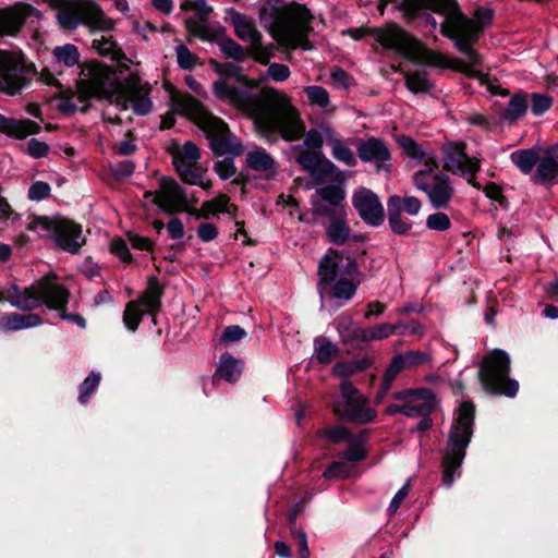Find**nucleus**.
<instances>
[{"label": "nucleus", "mask_w": 558, "mask_h": 558, "mask_svg": "<svg viewBox=\"0 0 558 558\" xmlns=\"http://www.w3.org/2000/svg\"><path fill=\"white\" fill-rule=\"evenodd\" d=\"M401 9L407 21L417 20L418 24L435 31L438 22L433 16L442 17L440 32L450 38L458 50L463 52L468 61L450 58L421 45L399 25L390 23L383 28H374V38L386 49L403 56L410 61L439 69H453L471 77L478 78L492 95L502 94L497 80L484 74L480 69L481 57L471 48L477 41L483 29L494 19V10L488 7L478 8L474 17L463 15L454 0H402Z\"/></svg>", "instance_id": "1"}, {"label": "nucleus", "mask_w": 558, "mask_h": 558, "mask_svg": "<svg viewBox=\"0 0 558 558\" xmlns=\"http://www.w3.org/2000/svg\"><path fill=\"white\" fill-rule=\"evenodd\" d=\"M215 71L220 76L213 85L216 97L251 118L259 133L279 134L286 141H294L303 134L300 112L284 93L264 88L254 94L251 89L257 85L248 83L233 63H215Z\"/></svg>", "instance_id": "2"}, {"label": "nucleus", "mask_w": 558, "mask_h": 558, "mask_svg": "<svg viewBox=\"0 0 558 558\" xmlns=\"http://www.w3.org/2000/svg\"><path fill=\"white\" fill-rule=\"evenodd\" d=\"M77 88L85 98L107 99L124 109L131 107L140 116L149 113L153 107L148 98L149 88L138 75L130 74L122 81L98 62L84 64Z\"/></svg>", "instance_id": "3"}, {"label": "nucleus", "mask_w": 558, "mask_h": 558, "mask_svg": "<svg viewBox=\"0 0 558 558\" xmlns=\"http://www.w3.org/2000/svg\"><path fill=\"white\" fill-rule=\"evenodd\" d=\"M171 110L193 120L209 140L211 150L217 156L236 157L243 154L244 147L230 133L228 125L211 114L205 107L190 95L175 93L171 96Z\"/></svg>", "instance_id": "4"}, {"label": "nucleus", "mask_w": 558, "mask_h": 558, "mask_svg": "<svg viewBox=\"0 0 558 558\" xmlns=\"http://www.w3.org/2000/svg\"><path fill=\"white\" fill-rule=\"evenodd\" d=\"M311 13L301 4L265 7L260 12V22L269 31L274 39L283 48L311 50L308 41Z\"/></svg>", "instance_id": "5"}, {"label": "nucleus", "mask_w": 558, "mask_h": 558, "mask_svg": "<svg viewBox=\"0 0 558 558\" xmlns=\"http://www.w3.org/2000/svg\"><path fill=\"white\" fill-rule=\"evenodd\" d=\"M318 275L317 289L322 300L330 294L333 299L349 301L360 284L357 264L337 252L326 254L322 258Z\"/></svg>", "instance_id": "6"}, {"label": "nucleus", "mask_w": 558, "mask_h": 558, "mask_svg": "<svg viewBox=\"0 0 558 558\" xmlns=\"http://www.w3.org/2000/svg\"><path fill=\"white\" fill-rule=\"evenodd\" d=\"M474 405L463 402L454 413L449 433L448 445L442 461V484L450 487L456 477L460 476V468L465 450L473 435Z\"/></svg>", "instance_id": "7"}, {"label": "nucleus", "mask_w": 558, "mask_h": 558, "mask_svg": "<svg viewBox=\"0 0 558 558\" xmlns=\"http://www.w3.org/2000/svg\"><path fill=\"white\" fill-rule=\"evenodd\" d=\"M68 299V290L57 281L53 274L45 276L28 288L21 289L14 284L7 291L9 303L21 311H32L41 304L61 311Z\"/></svg>", "instance_id": "8"}, {"label": "nucleus", "mask_w": 558, "mask_h": 558, "mask_svg": "<svg viewBox=\"0 0 558 558\" xmlns=\"http://www.w3.org/2000/svg\"><path fill=\"white\" fill-rule=\"evenodd\" d=\"M37 75L35 64L21 50H0V93L14 97L27 89Z\"/></svg>", "instance_id": "9"}, {"label": "nucleus", "mask_w": 558, "mask_h": 558, "mask_svg": "<svg viewBox=\"0 0 558 558\" xmlns=\"http://www.w3.org/2000/svg\"><path fill=\"white\" fill-rule=\"evenodd\" d=\"M57 19L63 29H75L80 23L90 31L109 32L114 22L107 17L100 7L93 0H66L61 3Z\"/></svg>", "instance_id": "10"}, {"label": "nucleus", "mask_w": 558, "mask_h": 558, "mask_svg": "<svg viewBox=\"0 0 558 558\" xmlns=\"http://www.w3.org/2000/svg\"><path fill=\"white\" fill-rule=\"evenodd\" d=\"M28 230L40 238H51L59 248L72 254L77 253L85 242L82 227L61 216L36 217L29 223Z\"/></svg>", "instance_id": "11"}, {"label": "nucleus", "mask_w": 558, "mask_h": 558, "mask_svg": "<svg viewBox=\"0 0 558 558\" xmlns=\"http://www.w3.org/2000/svg\"><path fill=\"white\" fill-rule=\"evenodd\" d=\"M509 355L502 350L495 349L484 357L478 376L486 391L514 397L520 385L509 377Z\"/></svg>", "instance_id": "12"}, {"label": "nucleus", "mask_w": 558, "mask_h": 558, "mask_svg": "<svg viewBox=\"0 0 558 558\" xmlns=\"http://www.w3.org/2000/svg\"><path fill=\"white\" fill-rule=\"evenodd\" d=\"M413 183L418 191L426 194L433 207L447 208L453 196L454 189L449 177L436 167L423 168L414 173Z\"/></svg>", "instance_id": "13"}, {"label": "nucleus", "mask_w": 558, "mask_h": 558, "mask_svg": "<svg viewBox=\"0 0 558 558\" xmlns=\"http://www.w3.org/2000/svg\"><path fill=\"white\" fill-rule=\"evenodd\" d=\"M366 399L348 380L340 385V399L332 403L335 414L341 418L360 424L373 421L375 410L365 407Z\"/></svg>", "instance_id": "14"}, {"label": "nucleus", "mask_w": 558, "mask_h": 558, "mask_svg": "<svg viewBox=\"0 0 558 558\" xmlns=\"http://www.w3.org/2000/svg\"><path fill=\"white\" fill-rule=\"evenodd\" d=\"M465 147L463 142L446 141L441 146L444 168L452 174L466 179L471 185L480 190L481 186L474 178L481 168V160L477 157L468 156Z\"/></svg>", "instance_id": "15"}, {"label": "nucleus", "mask_w": 558, "mask_h": 558, "mask_svg": "<svg viewBox=\"0 0 558 558\" xmlns=\"http://www.w3.org/2000/svg\"><path fill=\"white\" fill-rule=\"evenodd\" d=\"M535 167L531 179L536 184H551L558 174V145L525 149V172Z\"/></svg>", "instance_id": "16"}, {"label": "nucleus", "mask_w": 558, "mask_h": 558, "mask_svg": "<svg viewBox=\"0 0 558 558\" xmlns=\"http://www.w3.org/2000/svg\"><path fill=\"white\" fill-rule=\"evenodd\" d=\"M161 293L162 290L157 279L150 278L148 281V287L140 301H133L126 305L123 315V322L131 331L136 330L142 320V316L145 313L149 314L153 317V322L155 323V315L159 311L160 306Z\"/></svg>", "instance_id": "17"}, {"label": "nucleus", "mask_w": 558, "mask_h": 558, "mask_svg": "<svg viewBox=\"0 0 558 558\" xmlns=\"http://www.w3.org/2000/svg\"><path fill=\"white\" fill-rule=\"evenodd\" d=\"M145 198L158 206L161 211L173 214L185 211L187 208V197L184 190L171 179L162 178L159 190L156 192H146Z\"/></svg>", "instance_id": "18"}, {"label": "nucleus", "mask_w": 558, "mask_h": 558, "mask_svg": "<svg viewBox=\"0 0 558 558\" xmlns=\"http://www.w3.org/2000/svg\"><path fill=\"white\" fill-rule=\"evenodd\" d=\"M430 360L432 357L429 353L420 350H410L395 355L384 374L380 391L376 396L377 401H381L384 399L385 395L390 389L395 377L400 372L429 363Z\"/></svg>", "instance_id": "19"}, {"label": "nucleus", "mask_w": 558, "mask_h": 558, "mask_svg": "<svg viewBox=\"0 0 558 558\" xmlns=\"http://www.w3.org/2000/svg\"><path fill=\"white\" fill-rule=\"evenodd\" d=\"M352 205L366 225L378 227L384 222V206L378 195L369 189L360 187L356 190L352 195Z\"/></svg>", "instance_id": "20"}, {"label": "nucleus", "mask_w": 558, "mask_h": 558, "mask_svg": "<svg viewBox=\"0 0 558 558\" xmlns=\"http://www.w3.org/2000/svg\"><path fill=\"white\" fill-rule=\"evenodd\" d=\"M395 398L404 403L405 415L409 417L428 416L437 405L430 389H408L395 393Z\"/></svg>", "instance_id": "21"}, {"label": "nucleus", "mask_w": 558, "mask_h": 558, "mask_svg": "<svg viewBox=\"0 0 558 558\" xmlns=\"http://www.w3.org/2000/svg\"><path fill=\"white\" fill-rule=\"evenodd\" d=\"M359 157L364 162L374 163L377 172H388L391 154L387 145L379 138L371 137L357 147Z\"/></svg>", "instance_id": "22"}, {"label": "nucleus", "mask_w": 558, "mask_h": 558, "mask_svg": "<svg viewBox=\"0 0 558 558\" xmlns=\"http://www.w3.org/2000/svg\"><path fill=\"white\" fill-rule=\"evenodd\" d=\"M32 7L16 3L0 10V36L15 35L22 28L32 12Z\"/></svg>", "instance_id": "23"}, {"label": "nucleus", "mask_w": 558, "mask_h": 558, "mask_svg": "<svg viewBox=\"0 0 558 558\" xmlns=\"http://www.w3.org/2000/svg\"><path fill=\"white\" fill-rule=\"evenodd\" d=\"M40 125L28 119H14L0 113V133L15 140H24L28 135L38 134Z\"/></svg>", "instance_id": "24"}, {"label": "nucleus", "mask_w": 558, "mask_h": 558, "mask_svg": "<svg viewBox=\"0 0 558 558\" xmlns=\"http://www.w3.org/2000/svg\"><path fill=\"white\" fill-rule=\"evenodd\" d=\"M294 149L296 150V162L312 175L332 173L335 171L336 166L333 162L327 158H322L318 151L301 147H295Z\"/></svg>", "instance_id": "25"}, {"label": "nucleus", "mask_w": 558, "mask_h": 558, "mask_svg": "<svg viewBox=\"0 0 558 558\" xmlns=\"http://www.w3.org/2000/svg\"><path fill=\"white\" fill-rule=\"evenodd\" d=\"M246 162L252 170L265 179L274 178L278 170L275 159L264 148L248 151Z\"/></svg>", "instance_id": "26"}, {"label": "nucleus", "mask_w": 558, "mask_h": 558, "mask_svg": "<svg viewBox=\"0 0 558 558\" xmlns=\"http://www.w3.org/2000/svg\"><path fill=\"white\" fill-rule=\"evenodd\" d=\"M230 21L234 27L236 36L248 45L258 43L262 34L257 31L255 23L244 14L231 9L228 11Z\"/></svg>", "instance_id": "27"}, {"label": "nucleus", "mask_w": 558, "mask_h": 558, "mask_svg": "<svg viewBox=\"0 0 558 558\" xmlns=\"http://www.w3.org/2000/svg\"><path fill=\"white\" fill-rule=\"evenodd\" d=\"M398 143L404 149L408 157L416 159L424 163V168L436 167L438 163L437 155L432 150H425L413 138L409 136H401Z\"/></svg>", "instance_id": "28"}, {"label": "nucleus", "mask_w": 558, "mask_h": 558, "mask_svg": "<svg viewBox=\"0 0 558 558\" xmlns=\"http://www.w3.org/2000/svg\"><path fill=\"white\" fill-rule=\"evenodd\" d=\"M43 324L41 318L37 314H10L0 318L1 331H19L32 327H37Z\"/></svg>", "instance_id": "29"}, {"label": "nucleus", "mask_w": 558, "mask_h": 558, "mask_svg": "<svg viewBox=\"0 0 558 558\" xmlns=\"http://www.w3.org/2000/svg\"><path fill=\"white\" fill-rule=\"evenodd\" d=\"M388 223L393 233L407 234L411 228L412 222L404 219L401 215L400 196L392 195L388 198Z\"/></svg>", "instance_id": "30"}, {"label": "nucleus", "mask_w": 558, "mask_h": 558, "mask_svg": "<svg viewBox=\"0 0 558 558\" xmlns=\"http://www.w3.org/2000/svg\"><path fill=\"white\" fill-rule=\"evenodd\" d=\"M327 134L331 156L348 167H354L357 163L354 151L336 133Z\"/></svg>", "instance_id": "31"}, {"label": "nucleus", "mask_w": 558, "mask_h": 558, "mask_svg": "<svg viewBox=\"0 0 558 558\" xmlns=\"http://www.w3.org/2000/svg\"><path fill=\"white\" fill-rule=\"evenodd\" d=\"M235 210L236 207L229 203V197L227 195L220 194L211 201L204 202L196 216L202 218H209L210 216L219 213L233 215Z\"/></svg>", "instance_id": "32"}, {"label": "nucleus", "mask_w": 558, "mask_h": 558, "mask_svg": "<svg viewBox=\"0 0 558 558\" xmlns=\"http://www.w3.org/2000/svg\"><path fill=\"white\" fill-rule=\"evenodd\" d=\"M242 374V362L238 359H234L230 354H222L220 356L216 375L223 378L229 383L236 381Z\"/></svg>", "instance_id": "33"}, {"label": "nucleus", "mask_w": 558, "mask_h": 558, "mask_svg": "<svg viewBox=\"0 0 558 558\" xmlns=\"http://www.w3.org/2000/svg\"><path fill=\"white\" fill-rule=\"evenodd\" d=\"M345 211L343 208L338 209V216L328 226L326 233L330 242L335 244H343L349 240L350 228L343 219Z\"/></svg>", "instance_id": "34"}, {"label": "nucleus", "mask_w": 558, "mask_h": 558, "mask_svg": "<svg viewBox=\"0 0 558 558\" xmlns=\"http://www.w3.org/2000/svg\"><path fill=\"white\" fill-rule=\"evenodd\" d=\"M201 151L193 142H186L173 153V165L179 171V166L193 167L198 163Z\"/></svg>", "instance_id": "35"}, {"label": "nucleus", "mask_w": 558, "mask_h": 558, "mask_svg": "<svg viewBox=\"0 0 558 558\" xmlns=\"http://www.w3.org/2000/svg\"><path fill=\"white\" fill-rule=\"evenodd\" d=\"M207 170L198 163L193 167L179 166L178 173L189 184L197 185L204 190L211 187V181L206 178Z\"/></svg>", "instance_id": "36"}, {"label": "nucleus", "mask_w": 558, "mask_h": 558, "mask_svg": "<svg viewBox=\"0 0 558 558\" xmlns=\"http://www.w3.org/2000/svg\"><path fill=\"white\" fill-rule=\"evenodd\" d=\"M365 328L360 327L351 317L338 318V331L344 342L363 341Z\"/></svg>", "instance_id": "37"}, {"label": "nucleus", "mask_w": 558, "mask_h": 558, "mask_svg": "<svg viewBox=\"0 0 558 558\" xmlns=\"http://www.w3.org/2000/svg\"><path fill=\"white\" fill-rule=\"evenodd\" d=\"M52 56L58 64H61L65 68H73L76 65L81 57L77 47L72 44L54 47L52 50Z\"/></svg>", "instance_id": "38"}, {"label": "nucleus", "mask_w": 558, "mask_h": 558, "mask_svg": "<svg viewBox=\"0 0 558 558\" xmlns=\"http://www.w3.org/2000/svg\"><path fill=\"white\" fill-rule=\"evenodd\" d=\"M404 76L405 85L413 94L427 93L432 88V83L425 71H408Z\"/></svg>", "instance_id": "39"}, {"label": "nucleus", "mask_w": 558, "mask_h": 558, "mask_svg": "<svg viewBox=\"0 0 558 558\" xmlns=\"http://www.w3.org/2000/svg\"><path fill=\"white\" fill-rule=\"evenodd\" d=\"M327 133H335V131L328 126H323L319 130H310L304 136V145L307 147L306 149L318 151L323 144L328 146Z\"/></svg>", "instance_id": "40"}, {"label": "nucleus", "mask_w": 558, "mask_h": 558, "mask_svg": "<svg viewBox=\"0 0 558 558\" xmlns=\"http://www.w3.org/2000/svg\"><path fill=\"white\" fill-rule=\"evenodd\" d=\"M400 328L399 324H380L372 328L364 330L363 342H369L374 340H383L397 332Z\"/></svg>", "instance_id": "41"}, {"label": "nucleus", "mask_w": 558, "mask_h": 558, "mask_svg": "<svg viewBox=\"0 0 558 558\" xmlns=\"http://www.w3.org/2000/svg\"><path fill=\"white\" fill-rule=\"evenodd\" d=\"M349 448L347 451L339 454V457L343 460H347L350 463H355L362 461L366 457V450L364 447V439L361 438H351L349 441Z\"/></svg>", "instance_id": "42"}, {"label": "nucleus", "mask_w": 558, "mask_h": 558, "mask_svg": "<svg viewBox=\"0 0 558 558\" xmlns=\"http://www.w3.org/2000/svg\"><path fill=\"white\" fill-rule=\"evenodd\" d=\"M315 357L322 364L331 362L337 353V347L326 338H318L314 342Z\"/></svg>", "instance_id": "43"}, {"label": "nucleus", "mask_w": 558, "mask_h": 558, "mask_svg": "<svg viewBox=\"0 0 558 558\" xmlns=\"http://www.w3.org/2000/svg\"><path fill=\"white\" fill-rule=\"evenodd\" d=\"M304 92L306 93L311 105L317 106L322 109L328 108L330 97L327 89L322 86L313 85L305 87Z\"/></svg>", "instance_id": "44"}, {"label": "nucleus", "mask_w": 558, "mask_h": 558, "mask_svg": "<svg viewBox=\"0 0 558 558\" xmlns=\"http://www.w3.org/2000/svg\"><path fill=\"white\" fill-rule=\"evenodd\" d=\"M177 62L181 69L191 70L198 64V57L193 53L184 44L175 47Z\"/></svg>", "instance_id": "45"}, {"label": "nucleus", "mask_w": 558, "mask_h": 558, "mask_svg": "<svg viewBox=\"0 0 558 558\" xmlns=\"http://www.w3.org/2000/svg\"><path fill=\"white\" fill-rule=\"evenodd\" d=\"M219 48L225 56L232 58L238 62L244 61L246 58V52L242 46L235 43L233 39H221L219 41Z\"/></svg>", "instance_id": "46"}, {"label": "nucleus", "mask_w": 558, "mask_h": 558, "mask_svg": "<svg viewBox=\"0 0 558 558\" xmlns=\"http://www.w3.org/2000/svg\"><path fill=\"white\" fill-rule=\"evenodd\" d=\"M100 373L92 372L80 386L78 401L86 404L88 397L94 392L100 383Z\"/></svg>", "instance_id": "47"}, {"label": "nucleus", "mask_w": 558, "mask_h": 558, "mask_svg": "<svg viewBox=\"0 0 558 558\" xmlns=\"http://www.w3.org/2000/svg\"><path fill=\"white\" fill-rule=\"evenodd\" d=\"M317 193L324 201L335 206H338L345 197V191L339 185L323 186Z\"/></svg>", "instance_id": "48"}, {"label": "nucleus", "mask_w": 558, "mask_h": 558, "mask_svg": "<svg viewBox=\"0 0 558 558\" xmlns=\"http://www.w3.org/2000/svg\"><path fill=\"white\" fill-rule=\"evenodd\" d=\"M352 463L345 461H335L325 472V478H344L351 474Z\"/></svg>", "instance_id": "49"}, {"label": "nucleus", "mask_w": 558, "mask_h": 558, "mask_svg": "<svg viewBox=\"0 0 558 558\" xmlns=\"http://www.w3.org/2000/svg\"><path fill=\"white\" fill-rule=\"evenodd\" d=\"M451 222L445 213H436L429 215L426 219V227L435 231H446L450 228Z\"/></svg>", "instance_id": "50"}, {"label": "nucleus", "mask_w": 558, "mask_h": 558, "mask_svg": "<svg viewBox=\"0 0 558 558\" xmlns=\"http://www.w3.org/2000/svg\"><path fill=\"white\" fill-rule=\"evenodd\" d=\"M531 102L532 112L536 116H541L551 107L553 99L545 94H533L531 96Z\"/></svg>", "instance_id": "51"}, {"label": "nucleus", "mask_w": 558, "mask_h": 558, "mask_svg": "<svg viewBox=\"0 0 558 558\" xmlns=\"http://www.w3.org/2000/svg\"><path fill=\"white\" fill-rule=\"evenodd\" d=\"M233 158L234 157H227L215 163V172L221 180H228L235 174L236 168L234 166Z\"/></svg>", "instance_id": "52"}, {"label": "nucleus", "mask_w": 558, "mask_h": 558, "mask_svg": "<svg viewBox=\"0 0 558 558\" xmlns=\"http://www.w3.org/2000/svg\"><path fill=\"white\" fill-rule=\"evenodd\" d=\"M50 185L47 182L44 181H36L31 185L28 189V198L31 201L39 202L50 194Z\"/></svg>", "instance_id": "53"}, {"label": "nucleus", "mask_w": 558, "mask_h": 558, "mask_svg": "<svg viewBox=\"0 0 558 558\" xmlns=\"http://www.w3.org/2000/svg\"><path fill=\"white\" fill-rule=\"evenodd\" d=\"M250 49L253 58L259 63L266 64L271 57V46H264L262 39L250 45Z\"/></svg>", "instance_id": "54"}, {"label": "nucleus", "mask_w": 558, "mask_h": 558, "mask_svg": "<svg viewBox=\"0 0 558 558\" xmlns=\"http://www.w3.org/2000/svg\"><path fill=\"white\" fill-rule=\"evenodd\" d=\"M324 436L331 442L349 441L352 437L349 429L344 426H335L324 430Z\"/></svg>", "instance_id": "55"}, {"label": "nucleus", "mask_w": 558, "mask_h": 558, "mask_svg": "<svg viewBox=\"0 0 558 558\" xmlns=\"http://www.w3.org/2000/svg\"><path fill=\"white\" fill-rule=\"evenodd\" d=\"M246 337V331L240 327L239 325H232L228 326L222 335H221V341L226 343H233L236 341L242 340Z\"/></svg>", "instance_id": "56"}, {"label": "nucleus", "mask_w": 558, "mask_h": 558, "mask_svg": "<svg viewBox=\"0 0 558 558\" xmlns=\"http://www.w3.org/2000/svg\"><path fill=\"white\" fill-rule=\"evenodd\" d=\"M186 29L190 33V35L194 37H198L202 40H210L211 36L207 28V26L204 23H197L193 20L186 21Z\"/></svg>", "instance_id": "57"}, {"label": "nucleus", "mask_w": 558, "mask_h": 558, "mask_svg": "<svg viewBox=\"0 0 558 558\" xmlns=\"http://www.w3.org/2000/svg\"><path fill=\"white\" fill-rule=\"evenodd\" d=\"M291 534L292 536L298 541L299 543V550H300V557L301 558H310L311 553L307 545V535L302 529H298L296 526L291 527Z\"/></svg>", "instance_id": "58"}, {"label": "nucleus", "mask_w": 558, "mask_h": 558, "mask_svg": "<svg viewBox=\"0 0 558 558\" xmlns=\"http://www.w3.org/2000/svg\"><path fill=\"white\" fill-rule=\"evenodd\" d=\"M267 74L274 81L284 82L290 76V70L284 64L271 63L267 69Z\"/></svg>", "instance_id": "59"}, {"label": "nucleus", "mask_w": 558, "mask_h": 558, "mask_svg": "<svg viewBox=\"0 0 558 558\" xmlns=\"http://www.w3.org/2000/svg\"><path fill=\"white\" fill-rule=\"evenodd\" d=\"M49 153V146L47 143L32 138L27 144V154L33 158H41L47 156Z\"/></svg>", "instance_id": "60"}, {"label": "nucleus", "mask_w": 558, "mask_h": 558, "mask_svg": "<svg viewBox=\"0 0 558 558\" xmlns=\"http://www.w3.org/2000/svg\"><path fill=\"white\" fill-rule=\"evenodd\" d=\"M110 250L123 263H128L132 258L126 243L121 239H114L111 242Z\"/></svg>", "instance_id": "61"}, {"label": "nucleus", "mask_w": 558, "mask_h": 558, "mask_svg": "<svg viewBox=\"0 0 558 558\" xmlns=\"http://www.w3.org/2000/svg\"><path fill=\"white\" fill-rule=\"evenodd\" d=\"M401 210H405L411 216H416L422 207L421 201L415 196L400 197Z\"/></svg>", "instance_id": "62"}, {"label": "nucleus", "mask_w": 558, "mask_h": 558, "mask_svg": "<svg viewBox=\"0 0 558 558\" xmlns=\"http://www.w3.org/2000/svg\"><path fill=\"white\" fill-rule=\"evenodd\" d=\"M197 235L204 242H210L218 235V230L213 223H202L197 229Z\"/></svg>", "instance_id": "63"}, {"label": "nucleus", "mask_w": 558, "mask_h": 558, "mask_svg": "<svg viewBox=\"0 0 558 558\" xmlns=\"http://www.w3.org/2000/svg\"><path fill=\"white\" fill-rule=\"evenodd\" d=\"M523 114V99L515 97L512 99L507 109V118L510 121L519 119Z\"/></svg>", "instance_id": "64"}]
</instances>
